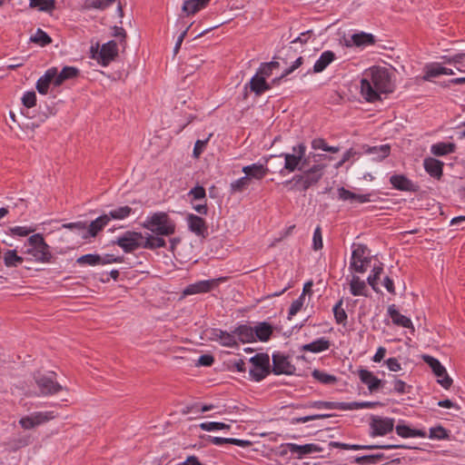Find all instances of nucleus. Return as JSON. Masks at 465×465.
<instances>
[{
	"mask_svg": "<svg viewBox=\"0 0 465 465\" xmlns=\"http://www.w3.org/2000/svg\"><path fill=\"white\" fill-rule=\"evenodd\" d=\"M28 248L25 252L31 255L35 262H50L52 253L49 245L45 242L42 234L35 233L27 240Z\"/></svg>",
	"mask_w": 465,
	"mask_h": 465,
	"instance_id": "4",
	"label": "nucleus"
},
{
	"mask_svg": "<svg viewBox=\"0 0 465 465\" xmlns=\"http://www.w3.org/2000/svg\"><path fill=\"white\" fill-rule=\"evenodd\" d=\"M449 437L447 430L441 426H437L430 429L429 438L432 440H444Z\"/></svg>",
	"mask_w": 465,
	"mask_h": 465,
	"instance_id": "62",
	"label": "nucleus"
},
{
	"mask_svg": "<svg viewBox=\"0 0 465 465\" xmlns=\"http://www.w3.org/2000/svg\"><path fill=\"white\" fill-rule=\"evenodd\" d=\"M4 263L6 267H17L24 262V258L17 255L15 250H7L4 253Z\"/></svg>",
	"mask_w": 465,
	"mask_h": 465,
	"instance_id": "43",
	"label": "nucleus"
},
{
	"mask_svg": "<svg viewBox=\"0 0 465 465\" xmlns=\"http://www.w3.org/2000/svg\"><path fill=\"white\" fill-rule=\"evenodd\" d=\"M186 222L190 232L199 237L205 238L208 235V226L202 217L189 213L186 216Z\"/></svg>",
	"mask_w": 465,
	"mask_h": 465,
	"instance_id": "19",
	"label": "nucleus"
},
{
	"mask_svg": "<svg viewBox=\"0 0 465 465\" xmlns=\"http://www.w3.org/2000/svg\"><path fill=\"white\" fill-rule=\"evenodd\" d=\"M213 339L220 341L221 344L225 347H235L237 346V341L233 331L229 333L227 331L215 329L213 331Z\"/></svg>",
	"mask_w": 465,
	"mask_h": 465,
	"instance_id": "32",
	"label": "nucleus"
},
{
	"mask_svg": "<svg viewBox=\"0 0 465 465\" xmlns=\"http://www.w3.org/2000/svg\"><path fill=\"white\" fill-rule=\"evenodd\" d=\"M379 404H380L379 402H372V401L345 402L344 411H353V410H359V409H371Z\"/></svg>",
	"mask_w": 465,
	"mask_h": 465,
	"instance_id": "58",
	"label": "nucleus"
},
{
	"mask_svg": "<svg viewBox=\"0 0 465 465\" xmlns=\"http://www.w3.org/2000/svg\"><path fill=\"white\" fill-rule=\"evenodd\" d=\"M370 436L378 437L385 436L391 432L395 427V420L393 418L382 417L379 415H371L370 419Z\"/></svg>",
	"mask_w": 465,
	"mask_h": 465,
	"instance_id": "9",
	"label": "nucleus"
},
{
	"mask_svg": "<svg viewBox=\"0 0 465 465\" xmlns=\"http://www.w3.org/2000/svg\"><path fill=\"white\" fill-rule=\"evenodd\" d=\"M131 213H132V208L125 205V206H121V207H118L116 209L110 211L107 215H109L110 220L111 219L123 220V219L128 217L131 214Z\"/></svg>",
	"mask_w": 465,
	"mask_h": 465,
	"instance_id": "53",
	"label": "nucleus"
},
{
	"mask_svg": "<svg viewBox=\"0 0 465 465\" xmlns=\"http://www.w3.org/2000/svg\"><path fill=\"white\" fill-rule=\"evenodd\" d=\"M312 377L322 384H334L337 378L334 375L326 373L324 371L314 370L312 373Z\"/></svg>",
	"mask_w": 465,
	"mask_h": 465,
	"instance_id": "52",
	"label": "nucleus"
},
{
	"mask_svg": "<svg viewBox=\"0 0 465 465\" xmlns=\"http://www.w3.org/2000/svg\"><path fill=\"white\" fill-rule=\"evenodd\" d=\"M343 301L341 299L333 307V314L337 323L345 324L347 322V313L342 308Z\"/></svg>",
	"mask_w": 465,
	"mask_h": 465,
	"instance_id": "54",
	"label": "nucleus"
},
{
	"mask_svg": "<svg viewBox=\"0 0 465 465\" xmlns=\"http://www.w3.org/2000/svg\"><path fill=\"white\" fill-rule=\"evenodd\" d=\"M222 278L199 281L197 282L189 284L183 291V295H193L198 293L209 292L213 288L217 287Z\"/></svg>",
	"mask_w": 465,
	"mask_h": 465,
	"instance_id": "15",
	"label": "nucleus"
},
{
	"mask_svg": "<svg viewBox=\"0 0 465 465\" xmlns=\"http://www.w3.org/2000/svg\"><path fill=\"white\" fill-rule=\"evenodd\" d=\"M109 221V215L104 214L93 221L89 226L86 225V233L84 234V239L96 236V234L104 229Z\"/></svg>",
	"mask_w": 465,
	"mask_h": 465,
	"instance_id": "28",
	"label": "nucleus"
},
{
	"mask_svg": "<svg viewBox=\"0 0 465 465\" xmlns=\"http://www.w3.org/2000/svg\"><path fill=\"white\" fill-rule=\"evenodd\" d=\"M356 91H359L360 101L362 99L369 103H374L381 101V95L392 93L393 89H356Z\"/></svg>",
	"mask_w": 465,
	"mask_h": 465,
	"instance_id": "22",
	"label": "nucleus"
},
{
	"mask_svg": "<svg viewBox=\"0 0 465 465\" xmlns=\"http://www.w3.org/2000/svg\"><path fill=\"white\" fill-rule=\"evenodd\" d=\"M143 227L156 235L171 236L175 232L176 224L166 213L158 212L146 217Z\"/></svg>",
	"mask_w": 465,
	"mask_h": 465,
	"instance_id": "2",
	"label": "nucleus"
},
{
	"mask_svg": "<svg viewBox=\"0 0 465 465\" xmlns=\"http://www.w3.org/2000/svg\"><path fill=\"white\" fill-rule=\"evenodd\" d=\"M440 59L442 65L444 64H454L459 71L465 67V53H459L454 55H442Z\"/></svg>",
	"mask_w": 465,
	"mask_h": 465,
	"instance_id": "42",
	"label": "nucleus"
},
{
	"mask_svg": "<svg viewBox=\"0 0 465 465\" xmlns=\"http://www.w3.org/2000/svg\"><path fill=\"white\" fill-rule=\"evenodd\" d=\"M367 248L364 245L358 244L352 251L351 269L359 273H363L367 271L370 263V258L366 256Z\"/></svg>",
	"mask_w": 465,
	"mask_h": 465,
	"instance_id": "13",
	"label": "nucleus"
},
{
	"mask_svg": "<svg viewBox=\"0 0 465 465\" xmlns=\"http://www.w3.org/2000/svg\"><path fill=\"white\" fill-rule=\"evenodd\" d=\"M443 163L435 158H426L424 160V168L432 177L440 178L442 174Z\"/></svg>",
	"mask_w": 465,
	"mask_h": 465,
	"instance_id": "35",
	"label": "nucleus"
},
{
	"mask_svg": "<svg viewBox=\"0 0 465 465\" xmlns=\"http://www.w3.org/2000/svg\"><path fill=\"white\" fill-rule=\"evenodd\" d=\"M22 104L25 107L32 108L36 104V94L34 91H28L25 93V94L22 97Z\"/></svg>",
	"mask_w": 465,
	"mask_h": 465,
	"instance_id": "64",
	"label": "nucleus"
},
{
	"mask_svg": "<svg viewBox=\"0 0 465 465\" xmlns=\"http://www.w3.org/2000/svg\"><path fill=\"white\" fill-rule=\"evenodd\" d=\"M455 144L452 143H438L431 146V153L437 156H443L448 153H453Z\"/></svg>",
	"mask_w": 465,
	"mask_h": 465,
	"instance_id": "45",
	"label": "nucleus"
},
{
	"mask_svg": "<svg viewBox=\"0 0 465 465\" xmlns=\"http://www.w3.org/2000/svg\"><path fill=\"white\" fill-rule=\"evenodd\" d=\"M54 418V411H35L22 417L18 423L24 430H32Z\"/></svg>",
	"mask_w": 465,
	"mask_h": 465,
	"instance_id": "10",
	"label": "nucleus"
},
{
	"mask_svg": "<svg viewBox=\"0 0 465 465\" xmlns=\"http://www.w3.org/2000/svg\"><path fill=\"white\" fill-rule=\"evenodd\" d=\"M388 314L391 318L393 324L403 328L411 329L412 331H414V327L411 320L409 317L400 313L395 304H391L388 307Z\"/></svg>",
	"mask_w": 465,
	"mask_h": 465,
	"instance_id": "21",
	"label": "nucleus"
},
{
	"mask_svg": "<svg viewBox=\"0 0 465 465\" xmlns=\"http://www.w3.org/2000/svg\"><path fill=\"white\" fill-rule=\"evenodd\" d=\"M279 68L280 62L278 61L262 63L256 74L245 84L244 87H271L267 79Z\"/></svg>",
	"mask_w": 465,
	"mask_h": 465,
	"instance_id": "5",
	"label": "nucleus"
},
{
	"mask_svg": "<svg viewBox=\"0 0 465 465\" xmlns=\"http://www.w3.org/2000/svg\"><path fill=\"white\" fill-rule=\"evenodd\" d=\"M359 377L361 382L366 384L371 391H377L381 384V381L367 370H360Z\"/></svg>",
	"mask_w": 465,
	"mask_h": 465,
	"instance_id": "33",
	"label": "nucleus"
},
{
	"mask_svg": "<svg viewBox=\"0 0 465 465\" xmlns=\"http://www.w3.org/2000/svg\"><path fill=\"white\" fill-rule=\"evenodd\" d=\"M312 148L313 150H322L331 153H336L340 151L337 146H329L324 139L316 138L312 141Z\"/></svg>",
	"mask_w": 465,
	"mask_h": 465,
	"instance_id": "50",
	"label": "nucleus"
},
{
	"mask_svg": "<svg viewBox=\"0 0 465 465\" xmlns=\"http://www.w3.org/2000/svg\"><path fill=\"white\" fill-rule=\"evenodd\" d=\"M286 451L295 455L297 459H302L304 456L322 451V448L319 444L308 443L304 445H298L296 443H287L285 445Z\"/></svg>",
	"mask_w": 465,
	"mask_h": 465,
	"instance_id": "18",
	"label": "nucleus"
},
{
	"mask_svg": "<svg viewBox=\"0 0 465 465\" xmlns=\"http://www.w3.org/2000/svg\"><path fill=\"white\" fill-rule=\"evenodd\" d=\"M80 76V70L74 66H64L61 72L57 71L55 86L63 84L65 81Z\"/></svg>",
	"mask_w": 465,
	"mask_h": 465,
	"instance_id": "30",
	"label": "nucleus"
},
{
	"mask_svg": "<svg viewBox=\"0 0 465 465\" xmlns=\"http://www.w3.org/2000/svg\"><path fill=\"white\" fill-rule=\"evenodd\" d=\"M76 262L79 265H90V266H95L101 263V256L99 254H93L88 253L80 256Z\"/></svg>",
	"mask_w": 465,
	"mask_h": 465,
	"instance_id": "51",
	"label": "nucleus"
},
{
	"mask_svg": "<svg viewBox=\"0 0 465 465\" xmlns=\"http://www.w3.org/2000/svg\"><path fill=\"white\" fill-rule=\"evenodd\" d=\"M424 361L431 368L434 374L439 378V383L445 389L452 384V380L448 375L445 367L435 358L430 355H423Z\"/></svg>",
	"mask_w": 465,
	"mask_h": 465,
	"instance_id": "12",
	"label": "nucleus"
},
{
	"mask_svg": "<svg viewBox=\"0 0 465 465\" xmlns=\"http://www.w3.org/2000/svg\"><path fill=\"white\" fill-rule=\"evenodd\" d=\"M63 228L69 229L71 231H74L78 232L82 238L84 239V234L86 233V223L84 222H75V223H64Z\"/></svg>",
	"mask_w": 465,
	"mask_h": 465,
	"instance_id": "60",
	"label": "nucleus"
},
{
	"mask_svg": "<svg viewBox=\"0 0 465 465\" xmlns=\"http://www.w3.org/2000/svg\"><path fill=\"white\" fill-rule=\"evenodd\" d=\"M30 41L44 47L52 43V38L44 30L38 28L35 34L30 37Z\"/></svg>",
	"mask_w": 465,
	"mask_h": 465,
	"instance_id": "48",
	"label": "nucleus"
},
{
	"mask_svg": "<svg viewBox=\"0 0 465 465\" xmlns=\"http://www.w3.org/2000/svg\"><path fill=\"white\" fill-rule=\"evenodd\" d=\"M345 402H336V401H308L305 404H300L297 408H312L318 410H340L344 411Z\"/></svg>",
	"mask_w": 465,
	"mask_h": 465,
	"instance_id": "26",
	"label": "nucleus"
},
{
	"mask_svg": "<svg viewBox=\"0 0 465 465\" xmlns=\"http://www.w3.org/2000/svg\"><path fill=\"white\" fill-rule=\"evenodd\" d=\"M34 380L39 390V395L49 396L63 390V386L56 381L54 372L42 373L37 371L34 375Z\"/></svg>",
	"mask_w": 465,
	"mask_h": 465,
	"instance_id": "6",
	"label": "nucleus"
},
{
	"mask_svg": "<svg viewBox=\"0 0 465 465\" xmlns=\"http://www.w3.org/2000/svg\"><path fill=\"white\" fill-rule=\"evenodd\" d=\"M386 458L387 457L383 453L364 455V456L357 457L355 459V463L358 465L377 464L379 461H381Z\"/></svg>",
	"mask_w": 465,
	"mask_h": 465,
	"instance_id": "46",
	"label": "nucleus"
},
{
	"mask_svg": "<svg viewBox=\"0 0 465 465\" xmlns=\"http://www.w3.org/2000/svg\"><path fill=\"white\" fill-rule=\"evenodd\" d=\"M366 74L371 78L373 87H389L391 82V73L381 66L371 67Z\"/></svg>",
	"mask_w": 465,
	"mask_h": 465,
	"instance_id": "11",
	"label": "nucleus"
},
{
	"mask_svg": "<svg viewBox=\"0 0 465 465\" xmlns=\"http://www.w3.org/2000/svg\"><path fill=\"white\" fill-rule=\"evenodd\" d=\"M114 243L125 252H132L137 249H143V234L142 232L126 231L117 237Z\"/></svg>",
	"mask_w": 465,
	"mask_h": 465,
	"instance_id": "8",
	"label": "nucleus"
},
{
	"mask_svg": "<svg viewBox=\"0 0 465 465\" xmlns=\"http://www.w3.org/2000/svg\"><path fill=\"white\" fill-rule=\"evenodd\" d=\"M382 271H383V268H382L381 264L378 265V266H374L371 271V273L369 275V277L367 279L368 283L371 286L373 291H375L376 292H379V289L377 288V284H378L377 282L380 279V276H381Z\"/></svg>",
	"mask_w": 465,
	"mask_h": 465,
	"instance_id": "57",
	"label": "nucleus"
},
{
	"mask_svg": "<svg viewBox=\"0 0 465 465\" xmlns=\"http://www.w3.org/2000/svg\"><path fill=\"white\" fill-rule=\"evenodd\" d=\"M188 195L192 197V202L200 201L205 199L206 192L203 186L197 185L189 191Z\"/></svg>",
	"mask_w": 465,
	"mask_h": 465,
	"instance_id": "63",
	"label": "nucleus"
},
{
	"mask_svg": "<svg viewBox=\"0 0 465 465\" xmlns=\"http://www.w3.org/2000/svg\"><path fill=\"white\" fill-rule=\"evenodd\" d=\"M252 368L249 373L255 381H262L270 373V358L267 353H257L250 359Z\"/></svg>",
	"mask_w": 465,
	"mask_h": 465,
	"instance_id": "7",
	"label": "nucleus"
},
{
	"mask_svg": "<svg viewBox=\"0 0 465 465\" xmlns=\"http://www.w3.org/2000/svg\"><path fill=\"white\" fill-rule=\"evenodd\" d=\"M326 168L325 163H313L303 169L301 174L294 175L292 181L299 190L306 191L316 184L323 176Z\"/></svg>",
	"mask_w": 465,
	"mask_h": 465,
	"instance_id": "3",
	"label": "nucleus"
},
{
	"mask_svg": "<svg viewBox=\"0 0 465 465\" xmlns=\"http://www.w3.org/2000/svg\"><path fill=\"white\" fill-rule=\"evenodd\" d=\"M249 180H248V177H241L235 181H233L232 183H231V192L232 193H240V192H242L243 190H245L248 186H249Z\"/></svg>",
	"mask_w": 465,
	"mask_h": 465,
	"instance_id": "61",
	"label": "nucleus"
},
{
	"mask_svg": "<svg viewBox=\"0 0 465 465\" xmlns=\"http://www.w3.org/2000/svg\"><path fill=\"white\" fill-rule=\"evenodd\" d=\"M242 172L245 173V177H248L249 181L251 179L261 180L269 173V168L266 164L253 163L243 166Z\"/></svg>",
	"mask_w": 465,
	"mask_h": 465,
	"instance_id": "23",
	"label": "nucleus"
},
{
	"mask_svg": "<svg viewBox=\"0 0 465 465\" xmlns=\"http://www.w3.org/2000/svg\"><path fill=\"white\" fill-rule=\"evenodd\" d=\"M166 246V242L163 235L145 233L143 235V249L155 250Z\"/></svg>",
	"mask_w": 465,
	"mask_h": 465,
	"instance_id": "31",
	"label": "nucleus"
},
{
	"mask_svg": "<svg viewBox=\"0 0 465 465\" xmlns=\"http://www.w3.org/2000/svg\"><path fill=\"white\" fill-rule=\"evenodd\" d=\"M423 72L422 79L424 81H432L433 78H437L442 74H453V71L450 68L443 66L440 63L425 64Z\"/></svg>",
	"mask_w": 465,
	"mask_h": 465,
	"instance_id": "20",
	"label": "nucleus"
},
{
	"mask_svg": "<svg viewBox=\"0 0 465 465\" xmlns=\"http://www.w3.org/2000/svg\"><path fill=\"white\" fill-rule=\"evenodd\" d=\"M351 293L354 296H366V283L359 276H352L350 283Z\"/></svg>",
	"mask_w": 465,
	"mask_h": 465,
	"instance_id": "44",
	"label": "nucleus"
},
{
	"mask_svg": "<svg viewBox=\"0 0 465 465\" xmlns=\"http://www.w3.org/2000/svg\"><path fill=\"white\" fill-rule=\"evenodd\" d=\"M330 447L340 448L343 450H396V449H412L411 447L404 444H386V445H359V444H347L337 441H331Z\"/></svg>",
	"mask_w": 465,
	"mask_h": 465,
	"instance_id": "14",
	"label": "nucleus"
},
{
	"mask_svg": "<svg viewBox=\"0 0 465 465\" xmlns=\"http://www.w3.org/2000/svg\"><path fill=\"white\" fill-rule=\"evenodd\" d=\"M118 56V46L114 40H110L102 45L97 55V60L102 65H108Z\"/></svg>",
	"mask_w": 465,
	"mask_h": 465,
	"instance_id": "16",
	"label": "nucleus"
},
{
	"mask_svg": "<svg viewBox=\"0 0 465 465\" xmlns=\"http://www.w3.org/2000/svg\"><path fill=\"white\" fill-rule=\"evenodd\" d=\"M390 183L395 189L404 192H416L418 188L410 179L402 174L391 176Z\"/></svg>",
	"mask_w": 465,
	"mask_h": 465,
	"instance_id": "25",
	"label": "nucleus"
},
{
	"mask_svg": "<svg viewBox=\"0 0 465 465\" xmlns=\"http://www.w3.org/2000/svg\"><path fill=\"white\" fill-rule=\"evenodd\" d=\"M294 370V366L291 364L284 354L281 352L272 354V372L274 374H292Z\"/></svg>",
	"mask_w": 465,
	"mask_h": 465,
	"instance_id": "17",
	"label": "nucleus"
},
{
	"mask_svg": "<svg viewBox=\"0 0 465 465\" xmlns=\"http://www.w3.org/2000/svg\"><path fill=\"white\" fill-rule=\"evenodd\" d=\"M336 55L332 51H325L323 52L319 59L315 62L313 66L314 73H321L325 68L335 60Z\"/></svg>",
	"mask_w": 465,
	"mask_h": 465,
	"instance_id": "37",
	"label": "nucleus"
},
{
	"mask_svg": "<svg viewBox=\"0 0 465 465\" xmlns=\"http://www.w3.org/2000/svg\"><path fill=\"white\" fill-rule=\"evenodd\" d=\"M117 0H85L84 4V9H100L104 10Z\"/></svg>",
	"mask_w": 465,
	"mask_h": 465,
	"instance_id": "47",
	"label": "nucleus"
},
{
	"mask_svg": "<svg viewBox=\"0 0 465 465\" xmlns=\"http://www.w3.org/2000/svg\"><path fill=\"white\" fill-rule=\"evenodd\" d=\"M233 333L234 336L237 335L240 341L243 343L255 341L254 330L251 326L240 325L234 329Z\"/></svg>",
	"mask_w": 465,
	"mask_h": 465,
	"instance_id": "38",
	"label": "nucleus"
},
{
	"mask_svg": "<svg viewBox=\"0 0 465 465\" xmlns=\"http://www.w3.org/2000/svg\"><path fill=\"white\" fill-rule=\"evenodd\" d=\"M32 7H38L40 11L50 12L55 8V0H30Z\"/></svg>",
	"mask_w": 465,
	"mask_h": 465,
	"instance_id": "55",
	"label": "nucleus"
},
{
	"mask_svg": "<svg viewBox=\"0 0 465 465\" xmlns=\"http://www.w3.org/2000/svg\"><path fill=\"white\" fill-rule=\"evenodd\" d=\"M306 149V145L301 143L292 148V153H282L284 163L279 173L284 174L285 172L293 173L307 168L310 165V157H307Z\"/></svg>",
	"mask_w": 465,
	"mask_h": 465,
	"instance_id": "1",
	"label": "nucleus"
},
{
	"mask_svg": "<svg viewBox=\"0 0 465 465\" xmlns=\"http://www.w3.org/2000/svg\"><path fill=\"white\" fill-rule=\"evenodd\" d=\"M303 63V58L302 56H299L295 59V61L292 63L291 66L286 68L279 76H275L272 80V84H279L281 80L292 74L295 69L299 68Z\"/></svg>",
	"mask_w": 465,
	"mask_h": 465,
	"instance_id": "49",
	"label": "nucleus"
},
{
	"mask_svg": "<svg viewBox=\"0 0 465 465\" xmlns=\"http://www.w3.org/2000/svg\"><path fill=\"white\" fill-rule=\"evenodd\" d=\"M396 433L401 438H425L427 433L423 430L412 429L407 424L404 423L403 420H400L395 425Z\"/></svg>",
	"mask_w": 465,
	"mask_h": 465,
	"instance_id": "24",
	"label": "nucleus"
},
{
	"mask_svg": "<svg viewBox=\"0 0 465 465\" xmlns=\"http://www.w3.org/2000/svg\"><path fill=\"white\" fill-rule=\"evenodd\" d=\"M255 340L258 339L261 341H267L272 334V327L266 322H259L254 328Z\"/></svg>",
	"mask_w": 465,
	"mask_h": 465,
	"instance_id": "36",
	"label": "nucleus"
},
{
	"mask_svg": "<svg viewBox=\"0 0 465 465\" xmlns=\"http://www.w3.org/2000/svg\"><path fill=\"white\" fill-rule=\"evenodd\" d=\"M364 153L372 156L374 161H381L389 156L391 153V146L389 144H382L379 146H366Z\"/></svg>",
	"mask_w": 465,
	"mask_h": 465,
	"instance_id": "29",
	"label": "nucleus"
},
{
	"mask_svg": "<svg viewBox=\"0 0 465 465\" xmlns=\"http://www.w3.org/2000/svg\"><path fill=\"white\" fill-rule=\"evenodd\" d=\"M211 0H184L182 12L186 15H193L202 9L205 8Z\"/></svg>",
	"mask_w": 465,
	"mask_h": 465,
	"instance_id": "27",
	"label": "nucleus"
},
{
	"mask_svg": "<svg viewBox=\"0 0 465 465\" xmlns=\"http://www.w3.org/2000/svg\"><path fill=\"white\" fill-rule=\"evenodd\" d=\"M56 78L57 68H49L48 70H46L45 74L37 80L35 87H49L51 84H54V85L55 86Z\"/></svg>",
	"mask_w": 465,
	"mask_h": 465,
	"instance_id": "40",
	"label": "nucleus"
},
{
	"mask_svg": "<svg viewBox=\"0 0 465 465\" xmlns=\"http://www.w3.org/2000/svg\"><path fill=\"white\" fill-rule=\"evenodd\" d=\"M353 45L362 47L367 45H373L376 43L375 36L372 34L361 32L353 34L351 36Z\"/></svg>",
	"mask_w": 465,
	"mask_h": 465,
	"instance_id": "34",
	"label": "nucleus"
},
{
	"mask_svg": "<svg viewBox=\"0 0 465 465\" xmlns=\"http://www.w3.org/2000/svg\"><path fill=\"white\" fill-rule=\"evenodd\" d=\"M330 341L324 337L319 338L308 344L302 346V351L311 352H321L330 348Z\"/></svg>",
	"mask_w": 465,
	"mask_h": 465,
	"instance_id": "39",
	"label": "nucleus"
},
{
	"mask_svg": "<svg viewBox=\"0 0 465 465\" xmlns=\"http://www.w3.org/2000/svg\"><path fill=\"white\" fill-rule=\"evenodd\" d=\"M305 302V295L302 293L298 299L293 301L290 306L288 318L291 319L292 316L296 315L302 308Z\"/></svg>",
	"mask_w": 465,
	"mask_h": 465,
	"instance_id": "59",
	"label": "nucleus"
},
{
	"mask_svg": "<svg viewBox=\"0 0 465 465\" xmlns=\"http://www.w3.org/2000/svg\"><path fill=\"white\" fill-rule=\"evenodd\" d=\"M208 440L211 443L220 446L224 443H230L233 444L239 447H246L250 445V441L240 440V439H233V438H222V437H213L208 436Z\"/></svg>",
	"mask_w": 465,
	"mask_h": 465,
	"instance_id": "41",
	"label": "nucleus"
},
{
	"mask_svg": "<svg viewBox=\"0 0 465 465\" xmlns=\"http://www.w3.org/2000/svg\"><path fill=\"white\" fill-rule=\"evenodd\" d=\"M199 427L205 431H213V430H229L230 425L223 423V422H218V421H205L199 424Z\"/></svg>",
	"mask_w": 465,
	"mask_h": 465,
	"instance_id": "56",
	"label": "nucleus"
}]
</instances>
